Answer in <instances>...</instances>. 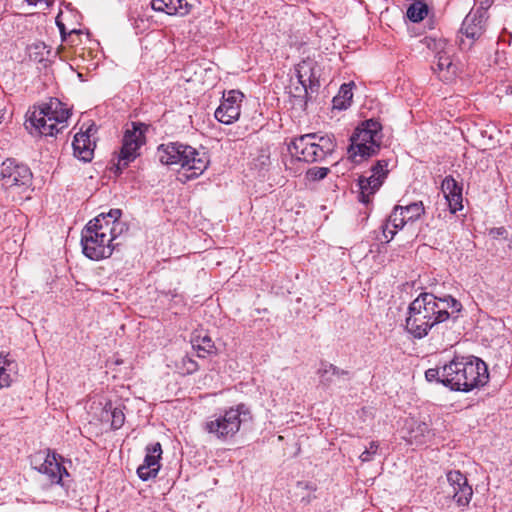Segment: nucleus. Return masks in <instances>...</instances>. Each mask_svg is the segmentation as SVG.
<instances>
[{"label":"nucleus","mask_w":512,"mask_h":512,"mask_svg":"<svg viewBox=\"0 0 512 512\" xmlns=\"http://www.w3.org/2000/svg\"><path fill=\"white\" fill-rule=\"evenodd\" d=\"M461 309V303L450 295L436 297L421 293L409 304L405 329L413 338L422 339L434 326L454 317Z\"/></svg>","instance_id":"1"},{"label":"nucleus","mask_w":512,"mask_h":512,"mask_svg":"<svg viewBox=\"0 0 512 512\" xmlns=\"http://www.w3.org/2000/svg\"><path fill=\"white\" fill-rule=\"evenodd\" d=\"M425 378L428 382L441 383L452 391L469 392L484 386L489 373L485 362L479 358L468 360L456 357L442 367L426 370Z\"/></svg>","instance_id":"2"},{"label":"nucleus","mask_w":512,"mask_h":512,"mask_svg":"<svg viewBox=\"0 0 512 512\" xmlns=\"http://www.w3.org/2000/svg\"><path fill=\"white\" fill-rule=\"evenodd\" d=\"M157 157L163 165H177L184 171L185 180L198 178L208 168L210 159L205 151L180 142L161 144L157 148Z\"/></svg>","instance_id":"3"},{"label":"nucleus","mask_w":512,"mask_h":512,"mask_svg":"<svg viewBox=\"0 0 512 512\" xmlns=\"http://www.w3.org/2000/svg\"><path fill=\"white\" fill-rule=\"evenodd\" d=\"M70 111L57 98H51L30 112L25 127L32 135L54 136L66 127Z\"/></svg>","instance_id":"4"},{"label":"nucleus","mask_w":512,"mask_h":512,"mask_svg":"<svg viewBox=\"0 0 512 512\" xmlns=\"http://www.w3.org/2000/svg\"><path fill=\"white\" fill-rule=\"evenodd\" d=\"M103 215H98L83 228L81 246L83 254L91 260H101L112 255L118 243H112L108 227L102 224Z\"/></svg>","instance_id":"5"},{"label":"nucleus","mask_w":512,"mask_h":512,"mask_svg":"<svg viewBox=\"0 0 512 512\" xmlns=\"http://www.w3.org/2000/svg\"><path fill=\"white\" fill-rule=\"evenodd\" d=\"M335 147L333 135L310 133L292 140L288 145V150L298 160L313 163L323 161L334 152Z\"/></svg>","instance_id":"6"},{"label":"nucleus","mask_w":512,"mask_h":512,"mask_svg":"<svg viewBox=\"0 0 512 512\" xmlns=\"http://www.w3.org/2000/svg\"><path fill=\"white\" fill-rule=\"evenodd\" d=\"M250 419L249 408L241 403L209 417L204 424V429L216 439L226 441L234 437L240 430L241 424Z\"/></svg>","instance_id":"7"},{"label":"nucleus","mask_w":512,"mask_h":512,"mask_svg":"<svg viewBox=\"0 0 512 512\" xmlns=\"http://www.w3.org/2000/svg\"><path fill=\"white\" fill-rule=\"evenodd\" d=\"M381 124L373 119L366 120L357 127L350 137L349 153L354 162L371 157L378 153L381 145Z\"/></svg>","instance_id":"8"},{"label":"nucleus","mask_w":512,"mask_h":512,"mask_svg":"<svg viewBox=\"0 0 512 512\" xmlns=\"http://www.w3.org/2000/svg\"><path fill=\"white\" fill-rule=\"evenodd\" d=\"M31 169L13 158H8L0 167V182L3 189L10 193L21 194L32 186Z\"/></svg>","instance_id":"9"},{"label":"nucleus","mask_w":512,"mask_h":512,"mask_svg":"<svg viewBox=\"0 0 512 512\" xmlns=\"http://www.w3.org/2000/svg\"><path fill=\"white\" fill-rule=\"evenodd\" d=\"M132 129H127L122 140V147L116 164V172L121 173L139 156V149L145 142L147 125L132 122Z\"/></svg>","instance_id":"10"},{"label":"nucleus","mask_w":512,"mask_h":512,"mask_svg":"<svg viewBox=\"0 0 512 512\" xmlns=\"http://www.w3.org/2000/svg\"><path fill=\"white\" fill-rule=\"evenodd\" d=\"M388 162L386 160H378L371 168V174L368 177L361 176L358 180L360 189L359 200L368 204L370 196L373 195L383 184L388 174Z\"/></svg>","instance_id":"11"},{"label":"nucleus","mask_w":512,"mask_h":512,"mask_svg":"<svg viewBox=\"0 0 512 512\" xmlns=\"http://www.w3.org/2000/svg\"><path fill=\"white\" fill-rule=\"evenodd\" d=\"M448 482L447 496L451 497L460 507L467 506L473 496V489L468 484V480L459 470H451L446 474Z\"/></svg>","instance_id":"12"},{"label":"nucleus","mask_w":512,"mask_h":512,"mask_svg":"<svg viewBox=\"0 0 512 512\" xmlns=\"http://www.w3.org/2000/svg\"><path fill=\"white\" fill-rule=\"evenodd\" d=\"M244 98L242 92L238 90H230L224 95L219 107L215 111V118L226 125H230L237 121L240 117L241 102Z\"/></svg>","instance_id":"13"},{"label":"nucleus","mask_w":512,"mask_h":512,"mask_svg":"<svg viewBox=\"0 0 512 512\" xmlns=\"http://www.w3.org/2000/svg\"><path fill=\"white\" fill-rule=\"evenodd\" d=\"M56 453L48 450L47 452H39L35 455L34 462H39V466L35 468L42 474L47 475L51 483L59 484L62 481L63 475L67 473L65 467L61 465Z\"/></svg>","instance_id":"14"},{"label":"nucleus","mask_w":512,"mask_h":512,"mask_svg":"<svg viewBox=\"0 0 512 512\" xmlns=\"http://www.w3.org/2000/svg\"><path fill=\"white\" fill-rule=\"evenodd\" d=\"M97 128L91 125L85 132H79L74 136L72 143L74 156L83 162H90L93 158L95 143L91 136L96 133Z\"/></svg>","instance_id":"15"},{"label":"nucleus","mask_w":512,"mask_h":512,"mask_svg":"<svg viewBox=\"0 0 512 512\" xmlns=\"http://www.w3.org/2000/svg\"><path fill=\"white\" fill-rule=\"evenodd\" d=\"M297 78L305 91L310 88L312 91L320 86L319 69L317 63L310 58L302 60L297 66Z\"/></svg>","instance_id":"16"},{"label":"nucleus","mask_w":512,"mask_h":512,"mask_svg":"<svg viewBox=\"0 0 512 512\" xmlns=\"http://www.w3.org/2000/svg\"><path fill=\"white\" fill-rule=\"evenodd\" d=\"M441 188L448 202L451 213H456L457 211L462 210V186L459 185L452 176H447L442 181Z\"/></svg>","instance_id":"17"},{"label":"nucleus","mask_w":512,"mask_h":512,"mask_svg":"<svg viewBox=\"0 0 512 512\" xmlns=\"http://www.w3.org/2000/svg\"><path fill=\"white\" fill-rule=\"evenodd\" d=\"M99 215L104 216L102 224H106L108 227V234L111 237V242L114 241L124 232L128 231V225L125 222L120 221L122 211L120 209H110L107 213H100Z\"/></svg>","instance_id":"18"},{"label":"nucleus","mask_w":512,"mask_h":512,"mask_svg":"<svg viewBox=\"0 0 512 512\" xmlns=\"http://www.w3.org/2000/svg\"><path fill=\"white\" fill-rule=\"evenodd\" d=\"M317 374L319 376V384L324 388H329L335 383L336 379L348 375L349 372L331 363L322 361Z\"/></svg>","instance_id":"19"},{"label":"nucleus","mask_w":512,"mask_h":512,"mask_svg":"<svg viewBox=\"0 0 512 512\" xmlns=\"http://www.w3.org/2000/svg\"><path fill=\"white\" fill-rule=\"evenodd\" d=\"M151 7L155 11L164 12L168 15H186L190 10V5L185 0H171L168 5L164 4L162 0H152Z\"/></svg>","instance_id":"20"},{"label":"nucleus","mask_w":512,"mask_h":512,"mask_svg":"<svg viewBox=\"0 0 512 512\" xmlns=\"http://www.w3.org/2000/svg\"><path fill=\"white\" fill-rule=\"evenodd\" d=\"M433 433L425 422H415L411 426L407 441L410 444L424 445L432 438Z\"/></svg>","instance_id":"21"},{"label":"nucleus","mask_w":512,"mask_h":512,"mask_svg":"<svg viewBox=\"0 0 512 512\" xmlns=\"http://www.w3.org/2000/svg\"><path fill=\"white\" fill-rule=\"evenodd\" d=\"M437 52L435 55L436 63L435 66L437 67V71L444 72L447 71L450 72V69L453 67L450 49L446 48V43L443 41H439L436 44Z\"/></svg>","instance_id":"22"},{"label":"nucleus","mask_w":512,"mask_h":512,"mask_svg":"<svg viewBox=\"0 0 512 512\" xmlns=\"http://www.w3.org/2000/svg\"><path fill=\"white\" fill-rule=\"evenodd\" d=\"M351 85L354 84H343L340 87L338 94L333 98L332 101L334 109L343 110L350 106L353 98Z\"/></svg>","instance_id":"23"},{"label":"nucleus","mask_w":512,"mask_h":512,"mask_svg":"<svg viewBox=\"0 0 512 512\" xmlns=\"http://www.w3.org/2000/svg\"><path fill=\"white\" fill-rule=\"evenodd\" d=\"M193 348L197 351L198 357L204 358L206 354L212 353L213 349L215 348L214 342L212 339L205 335V336H197L194 337L191 340Z\"/></svg>","instance_id":"24"},{"label":"nucleus","mask_w":512,"mask_h":512,"mask_svg":"<svg viewBox=\"0 0 512 512\" xmlns=\"http://www.w3.org/2000/svg\"><path fill=\"white\" fill-rule=\"evenodd\" d=\"M27 52L31 60L41 63L47 60L50 48L44 42H36L28 46Z\"/></svg>","instance_id":"25"},{"label":"nucleus","mask_w":512,"mask_h":512,"mask_svg":"<svg viewBox=\"0 0 512 512\" xmlns=\"http://www.w3.org/2000/svg\"><path fill=\"white\" fill-rule=\"evenodd\" d=\"M428 14V5L423 1L412 3L406 12L408 19L414 23L422 21Z\"/></svg>","instance_id":"26"},{"label":"nucleus","mask_w":512,"mask_h":512,"mask_svg":"<svg viewBox=\"0 0 512 512\" xmlns=\"http://www.w3.org/2000/svg\"><path fill=\"white\" fill-rule=\"evenodd\" d=\"M400 211L405 215V220L408 223L418 220L425 213V208L422 201H417L406 206H400Z\"/></svg>","instance_id":"27"},{"label":"nucleus","mask_w":512,"mask_h":512,"mask_svg":"<svg viewBox=\"0 0 512 512\" xmlns=\"http://www.w3.org/2000/svg\"><path fill=\"white\" fill-rule=\"evenodd\" d=\"M146 456L144 458L145 465L151 466V467H157V470L160 468L159 459L161 458L162 454V448L161 444L159 442H156L154 444L148 445L146 447Z\"/></svg>","instance_id":"28"},{"label":"nucleus","mask_w":512,"mask_h":512,"mask_svg":"<svg viewBox=\"0 0 512 512\" xmlns=\"http://www.w3.org/2000/svg\"><path fill=\"white\" fill-rule=\"evenodd\" d=\"M16 366L15 362L3 357L0 354V387H9L12 378L7 371H11Z\"/></svg>","instance_id":"29"},{"label":"nucleus","mask_w":512,"mask_h":512,"mask_svg":"<svg viewBox=\"0 0 512 512\" xmlns=\"http://www.w3.org/2000/svg\"><path fill=\"white\" fill-rule=\"evenodd\" d=\"M476 17L466 16L463 21L461 30L469 38H478L481 35V26L475 23Z\"/></svg>","instance_id":"30"},{"label":"nucleus","mask_w":512,"mask_h":512,"mask_svg":"<svg viewBox=\"0 0 512 512\" xmlns=\"http://www.w3.org/2000/svg\"><path fill=\"white\" fill-rule=\"evenodd\" d=\"M109 407L111 411V427L115 430L121 428L125 422V415L121 408L115 407L112 408V404L109 403L106 405V408Z\"/></svg>","instance_id":"31"},{"label":"nucleus","mask_w":512,"mask_h":512,"mask_svg":"<svg viewBox=\"0 0 512 512\" xmlns=\"http://www.w3.org/2000/svg\"><path fill=\"white\" fill-rule=\"evenodd\" d=\"M405 215L400 211V205L394 207L392 213L388 218V223L391 224L394 229L399 230L407 224Z\"/></svg>","instance_id":"32"},{"label":"nucleus","mask_w":512,"mask_h":512,"mask_svg":"<svg viewBox=\"0 0 512 512\" xmlns=\"http://www.w3.org/2000/svg\"><path fill=\"white\" fill-rule=\"evenodd\" d=\"M178 369L183 374H193L198 370V363L189 356H184L181 358L179 364L177 365Z\"/></svg>","instance_id":"33"},{"label":"nucleus","mask_w":512,"mask_h":512,"mask_svg":"<svg viewBox=\"0 0 512 512\" xmlns=\"http://www.w3.org/2000/svg\"><path fill=\"white\" fill-rule=\"evenodd\" d=\"M329 171L330 169L327 167H312L307 170L306 177L310 181H319L324 179Z\"/></svg>","instance_id":"34"},{"label":"nucleus","mask_w":512,"mask_h":512,"mask_svg":"<svg viewBox=\"0 0 512 512\" xmlns=\"http://www.w3.org/2000/svg\"><path fill=\"white\" fill-rule=\"evenodd\" d=\"M159 470H157V467H151L145 464H142L137 469V474L140 479L143 481H147L151 478L156 477Z\"/></svg>","instance_id":"35"},{"label":"nucleus","mask_w":512,"mask_h":512,"mask_svg":"<svg viewBox=\"0 0 512 512\" xmlns=\"http://www.w3.org/2000/svg\"><path fill=\"white\" fill-rule=\"evenodd\" d=\"M379 449V442L371 441L369 447H367L360 455L362 462H369L373 460V457L377 454Z\"/></svg>","instance_id":"36"},{"label":"nucleus","mask_w":512,"mask_h":512,"mask_svg":"<svg viewBox=\"0 0 512 512\" xmlns=\"http://www.w3.org/2000/svg\"><path fill=\"white\" fill-rule=\"evenodd\" d=\"M56 25L60 31L62 41H66L67 36L72 33H77V34L80 33V30H76V29H73L72 31L67 32L65 25L59 20V16L56 18Z\"/></svg>","instance_id":"37"},{"label":"nucleus","mask_w":512,"mask_h":512,"mask_svg":"<svg viewBox=\"0 0 512 512\" xmlns=\"http://www.w3.org/2000/svg\"><path fill=\"white\" fill-rule=\"evenodd\" d=\"M489 235H490L493 239H499V238H501V237L506 238V236H507V230H506L504 227H496V228H492V229H490V231H489Z\"/></svg>","instance_id":"38"},{"label":"nucleus","mask_w":512,"mask_h":512,"mask_svg":"<svg viewBox=\"0 0 512 512\" xmlns=\"http://www.w3.org/2000/svg\"><path fill=\"white\" fill-rule=\"evenodd\" d=\"M397 230H390L387 228V226L383 229V235H384V238L386 239L387 242H389L390 240L393 239V237L395 236Z\"/></svg>","instance_id":"39"},{"label":"nucleus","mask_w":512,"mask_h":512,"mask_svg":"<svg viewBox=\"0 0 512 512\" xmlns=\"http://www.w3.org/2000/svg\"><path fill=\"white\" fill-rule=\"evenodd\" d=\"M53 0H43V2H45L47 5H49ZM26 2L29 4V5H36L38 2H42V0H26Z\"/></svg>","instance_id":"40"},{"label":"nucleus","mask_w":512,"mask_h":512,"mask_svg":"<svg viewBox=\"0 0 512 512\" xmlns=\"http://www.w3.org/2000/svg\"><path fill=\"white\" fill-rule=\"evenodd\" d=\"M493 0H484L481 2L482 6L489 7L492 4Z\"/></svg>","instance_id":"41"},{"label":"nucleus","mask_w":512,"mask_h":512,"mask_svg":"<svg viewBox=\"0 0 512 512\" xmlns=\"http://www.w3.org/2000/svg\"><path fill=\"white\" fill-rule=\"evenodd\" d=\"M134 25H135L136 27H139V25H138V19H135V23H134Z\"/></svg>","instance_id":"42"}]
</instances>
